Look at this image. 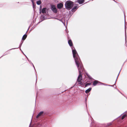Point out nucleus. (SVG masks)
Wrapping results in <instances>:
<instances>
[{"mask_svg": "<svg viewBox=\"0 0 127 127\" xmlns=\"http://www.w3.org/2000/svg\"><path fill=\"white\" fill-rule=\"evenodd\" d=\"M72 50L73 57L75 59L76 64L78 68L79 71H82V70H81L80 69V67L81 68H82V67H81V61L77 52L75 50H73L72 48Z\"/></svg>", "mask_w": 127, "mask_h": 127, "instance_id": "nucleus-1", "label": "nucleus"}, {"mask_svg": "<svg viewBox=\"0 0 127 127\" xmlns=\"http://www.w3.org/2000/svg\"><path fill=\"white\" fill-rule=\"evenodd\" d=\"M73 2L70 1H67L65 2V6L66 8L68 9H70L73 6Z\"/></svg>", "mask_w": 127, "mask_h": 127, "instance_id": "nucleus-2", "label": "nucleus"}, {"mask_svg": "<svg viewBox=\"0 0 127 127\" xmlns=\"http://www.w3.org/2000/svg\"><path fill=\"white\" fill-rule=\"evenodd\" d=\"M82 75L81 72H79V75L77 79V81L78 82H80L82 80Z\"/></svg>", "mask_w": 127, "mask_h": 127, "instance_id": "nucleus-3", "label": "nucleus"}, {"mask_svg": "<svg viewBox=\"0 0 127 127\" xmlns=\"http://www.w3.org/2000/svg\"><path fill=\"white\" fill-rule=\"evenodd\" d=\"M43 113V111H41L36 116V118H38L39 116L42 115Z\"/></svg>", "mask_w": 127, "mask_h": 127, "instance_id": "nucleus-4", "label": "nucleus"}, {"mask_svg": "<svg viewBox=\"0 0 127 127\" xmlns=\"http://www.w3.org/2000/svg\"><path fill=\"white\" fill-rule=\"evenodd\" d=\"M52 9L53 12L55 13L56 12L57 10L54 6H53L52 7Z\"/></svg>", "mask_w": 127, "mask_h": 127, "instance_id": "nucleus-5", "label": "nucleus"}, {"mask_svg": "<svg viewBox=\"0 0 127 127\" xmlns=\"http://www.w3.org/2000/svg\"><path fill=\"white\" fill-rule=\"evenodd\" d=\"M47 11V9L46 8H43L42 10V13H45Z\"/></svg>", "mask_w": 127, "mask_h": 127, "instance_id": "nucleus-6", "label": "nucleus"}, {"mask_svg": "<svg viewBox=\"0 0 127 127\" xmlns=\"http://www.w3.org/2000/svg\"><path fill=\"white\" fill-rule=\"evenodd\" d=\"M63 6V4L62 3H60L59 4H58L57 5V6L58 8H61Z\"/></svg>", "mask_w": 127, "mask_h": 127, "instance_id": "nucleus-7", "label": "nucleus"}, {"mask_svg": "<svg viewBox=\"0 0 127 127\" xmlns=\"http://www.w3.org/2000/svg\"><path fill=\"white\" fill-rule=\"evenodd\" d=\"M99 82L97 81H95L93 82V85L94 86H96Z\"/></svg>", "mask_w": 127, "mask_h": 127, "instance_id": "nucleus-8", "label": "nucleus"}, {"mask_svg": "<svg viewBox=\"0 0 127 127\" xmlns=\"http://www.w3.org/2000/svg\"><path fill=\"white\" fill-rule=\"evenodd\" d=\"M91 89H92L91 88H89L88 89H87L85 91V93L86 94H87V93H89L91 90Z\"/></svg>", "mask_w": 127, "mask_h": 127, "instance_id": "nucleus-9", "label": "nucleus"}, {"mask_svg": "<svg viewBox=\"0 0 127 127\" xmlns=\"http://www.w3.org/2000/svg\"><path fill=\"white\" fill-rule=\"evenodd\" d=\"M84 0H78V2L80 4L83 3L84 2Z\"/></svg>", "mask_w": 127, "mask_h": 127, "instance_id": "nucleus-10", "label": "nucleus"}, {"mask_svg": "<svg viewBox=\"0 0 127 127\" xmlns=\"http://www.w3.org/2000/svg\"><path fill=\"white\" fill-rule=\"evenodd\" d=\"M78 8V7L77 6H76L73 7L72 9V11H74Z\"/></svg>", "mask_w": 127, "mask_h": 127, "instance_id": "nucleus-11", "label": "nucleus"}, {"mask_svg": "<svg viewBox=\"0 0 127 127\" xmlns=\"http://www.w3.org/2000/svg\"><path fill=\"white\" fill-rule=\"evenodd\" d=\"M68 43L70 46H72L73 44L71 41V40H69L68 41Z\"/></svg>", "mask_w": 127, "mask_h": 127, "instance_id": "nucleus-12", "label": "nucleus"}, {"mask_svg": "<svg viewBox=\"0 0 127 127\" xmlns=\"http://www.w3.org/2000/svg\"><path fill=\"white\" fill-rule=\"evenodd\" d=\"M27 37V35H23L22 37V39L23 40H25V39Z\"/></svg>", "mask_w": 127, "mask_h": 127, "instance_id": "nucleus-13", "label": "nucleus"}, {"mask_svg": "<svg viewBox=\"0 0 127 127\" xmlns=\"http://www.w3.org/2000/svg\"><path fill=\"white\" fill-rule=\"evenodd\" d=\"M127 116V115L126 114L124 115H123L122 117V119L123 120V119L126 117Z\"/></svg>", "mask_w": 127, "mask_h": 127, "instance_id": "nucleus-14", "label": "nucleus"}, {"mask_svg": "<svg viewBox=\"0 0 127 127\" xmlns=\"http://www.w3.org/2000/svg\"><path fill=\"white\" fill-rule=\"evenodd\" d=\"M91 83H86V84L85 85V87H86L90 85H91Z\"/></svg>", "mask_w": 127, "mask_h": 127, "instance_id": "nucleus-15", "label": "nucleus"}, {"mask_svg": "<svg viewBox=\"0 0 127 127\" xmlns=\"http://www.w3.org/2000/svg\"><path fill=\"white\" fill-rule=\"evenodd\" d=\"M41 3V2L40 0H39L37 2V3L38 5H40Z\"/></svg>", "mask_w": 127, "mask_h": 127, "instance_id": "nucleus-16", "label": "nucleus"}, {"mask_svg": "<svg viewBox=\"0 0 127 127\" xmlns=\"http://www.w3.org/2000/svg\"><path fill=\"white\" fill-rule=\"evenodd\" d=\"M87 75V76H88L89 78L90 79H92V77L91 76H90L89 75H88V74Z\"/></svg>", "mask_w": 127, "mask_h": 127, "instance_id": "nucleus-17", "label": "nucleus"}, {"mask_svg": "<svg viewBox=\"0 0 127 127\" xmlns=\"http://www.w3.org/2000/svg\"><path fill=\"white\" fill-rule=\"evenodd\" d=\"M80 85H82V83L81 82V81L80 82H78Z\"/></svg>", "mask_w": 127, "mask_h": 127, "instance_id": "nucleus-18", "label": "nucleus"}, {"mask_svg": "<svg viewBox=\"0 0 127 127\" xmlns=\"http://www.w3.org/2000/svg\"><path fill=\"white\" fill-rule=\"evenodd\" d=\"M32 1V3L33 4V5H34V0H31Z\"/></svg>", "mask_w": 127, "mask_h": 127, "instance_id": "nucleus-19", "label": "nucleus"}]
</instances>
